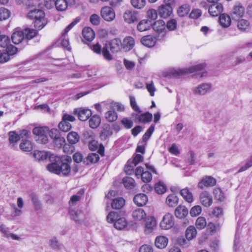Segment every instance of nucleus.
Returning <instances> with one entry per match:
<instances>
[{"instance_id": "nucleus-1", "label": "nucleus", "mask_w": 252, "mask_h": 252, "mask_svg": "<svg viewBox=\"0 0 252 252\" xmlns=\"http://www.w3.org/2000/svg\"><path fill=\"white\" fill-rule=\"evenodd\" d=\"M51 163L47 167L48 170L55 173H69L70 172V164L72 158L67 155L59 156L51 155L49 156Z\"/></svg>"}, {"instance_id": "nucleus-2", "label": "nucleus", "mask_w": 252, "mask_h": 252, "mask_svg": "<svg viewBox=\"0 0 252 252\" xmlns=\"http://www.w3.org/2000/svg\"><path fill=\"white\" fill-rule=\"evenodd\" d=\"M28 18L32 20L34 26L38 30L43 28L47 23L44 11L40 9L31 10L28 14Z\"/></svg>"}, {"instance_id": "nucleus-3", "label": "nucleus", "mask_w": 252, "mask_h": 252, "mask_svg": "<svg viewBox=\"0 0 252 252\" xmlns=\"http://www.w3.org/2000/svg\"><path fill=\"white\" fill-rule=\"evenodd\" d=\"M112 52L117 53L122 49V41L119 38H114L111 40L108 44H105L102 48V55L104 58L108 61L113 60V57L110 53L108 49Z\"/></svg>"}, {"instance_id": "nucleus-4", "label": "nucleus", "mask_w": 252, "mask_h": 252, "mask_svg": "<svg viewBox=\"0 0 252 252\" xmlns=\"http://www.w3.org/2000/svg\"><path fill=\"white\" fill-rule=\"evenodd\" d=\"M49 129L47 127H35L32 130V133L35 135V139L38 143L46 144L47 143Z\"/></svg>"}, {"instance_id": "nucleus-5", "label": "nucleus", "mask_w": 252, "mask_h": 252, "mask_svg": "<svg viewBox=\"0 0 252 252\" xmlns=\"http://www.w3.org/2000/svg\"><path fill=\"white\" fill-rule=\"evenodd\" d=\"M153 30L158 33V40H161L165 35L166 32L165 22L161 20L156 21L153 25Z\"/></svg>"}, {"instance_id": "nucleus-6", "label": "nucleus", "mask_w": 252, "mask_h": 252, "mask_svg": "<svg viewBox=\"0 0 252 252\" xmlns=\"http://www.w3.org/2000/svg\"><path fill=\"white\" fill-rule=\"evenodd\" d=\"M206 66L205 63H200L191 66L186 69L176 70L172 72V74L175 76H180L186 73H191L194 72H199L203 70Z\"/></svg>"}, {"instance_id": "nucleus-7", "label": "nucleus", "mask_w": 252, "mask_h": 252, "mask_svg": "<svg viewBox=\"0 0 252 252\" xmlns=\"http://www.w3.org/2000/svg\"><path fill=\"white\" fill-rule=\"evenodd\" d=\"M75 120L74 116L64 114L63 117L62 121L59 124V127L61 130L63 132H67L71 128V125L70 122H73Z\"/></svg>"}, {"instance_id": "nucleus-8", "label": "nucleus", "mask_w": 252, "mask_h": 252, "mask_svg": "<svg viewBox=\"0 0 252 252\" xmlns=\"http://www.w3.org/2000/svg\"><path fill=\"white\" fill-rule=\"evenodd\" d=\"M131 117L136 123H148L152 121L153 115L147 112L143 114L133 113Z\"/></svg>"}, {"instance_id": "nucleus-9", "label": "nucleus", "mask_w": 252, "mask_h": 252, "mask_svg": "<svg viewBox=\"0 0 252 252\" xmlns=\"http://www.w3.org/2000/svg\"><path fill=\"white\" fill-rule=\"evenodd\" d=\"M100 14L102 18L108 22L113 21L116 17L114 10L109 6H104L100 10Z\"/></svg>"}, {"instance_id": "nucleus-10", "label": "nucleus", "mask_w": 252, "mask_h": 252, "mask_svg": "<svg viewBox=\"0 0 252 252\" xmlns=\"http://www.w3.org/2000/svg\"><path fill=\"white\" fill-rule=\"evenodd\" d=\"M212 88V85L210 83H202L195 87L193 90V93L195 95H204L210 93Z\"/></svg>"}, {"instance_id": "nucleus-11", "label": "nucleus", "mask_w": 252, "mask_h": 252, "mask_svg": "<svg viewBox=\"0 0 252 252\" xmlns=\"http://www.w3.org/2000/svg\"><path fill=\"white\" fill-rule=\"evenodd\" d=\"M174 217L171 214L167 213L163 217L160 226L163 229H169L174 225Z\"/></svg>"}, {"instance_id": "nucleus-12", "label": "nucleus", "mask_w": 252, "mask_h": 252, "mask_svg": "<svg viewBox=\"0 0 252 252\" xmlns=\"http://www.w3.org/2000/svg\"><path fill=\"white\" fill-rule=\"evenodd\" d=\"M113 134V131L111 126L108 124H105L102 127L99 133V138L101 140H108Z\"/></svg>"}, {"instance_id": "nucleus-13", "label": "nucleus", "mask_w": 252, "mask_h": 252, "mask_svg": "<svg viewBox=\"0 0 252 252\" xmlns=\"http://www.w3.org/2000/svg\"><path fill=\"white\" fill-rule=\"evenodd\" d=\"M216 184V180L212 176H206L203 178L198 184V187L200 189L204 187H213Z\"/></svg>"}, {"instance_id": "nucleus-14", "label": "nucleus", "mask_w": 252, "mask_h": 252, "mask_svg": "<svg viewBox=\"0 0 252 252\" xmlns=\"http://www.w3.org/2000/svg\"><path fill=\"white\" fill-rule=\"evenodd\" d=\"M157 225L156 220L154 217H148L146 220L144 232L149 234L153 232Z\"/></svg>"}, {"instance_id": "nucleus-15", "label": "nucleus", "mask_w": 252, "mask_h": 252, "mask_svg": "<svg viewBox=\"0 0 252 252\" xmlns=\"http://www.w3.org/2000/svg\"><path fill=\"white\" fill-rule=\"evenodd\" d=\"M245 13V8L240 3L236 4L232 9V16L233 19H239L242 17Z\"/></svg>"}, {"instance_id": "nucleus-16", "label": "nucleus", "mask_w": 252, "mask_h": 252, "mask_svg": "<svg viewBox=\"0 0 252 252\" xmlns=\"http://www.w3.org/2000/svg\"><path fill=\"white\" fill-rule=\"evenodd\" d=\"M201 203L205 207H209L212 204V198L207 191H202L200 194Z\"/></svg>"}, {"instance_id": "nucleus-17", "label": "nucleus", "mask_w": 252, "mask_h": 252, "mask_svg": "<svg viewBox=\"0 0 252 252\" xmlns=\"http://www.w3.org/2000/svg\"><path fill=\"white\" fill-rule=\"evenodd\" d=\"M74 112L78 117L79 119L82 121H86L92 115V112L89 109L78 108L74 110Z\"/></svg>"}, {"instance_id": "nucleus-18", "label": "nucleus", "mask_w": 252, "mask_h": 252, "mask_svg": "<svg viewBox=\"0 0 252 252\" xmlns=\"http://www.w3.org/2000/svg\"><path fill=\"white\" fill-rule=\"evenodd\" d=\"M223 11V6L220 3L211 4L208 7V12L212 16H218Z\"/></svg>"}, {"instance_id": "nucleus-19", "label": "nucleus", "mask_w": 252, "mask_h": 252, "mask_svg": "<svg viewBox=\"0 0 252 252\" xmlns=\"http://www.w3.org/2000/svg\"><path fill=\"white\" fill-rule=\"evenodd\" d=\"M8 145L11 148L16 147L18 142L19 141L20 135L15 131H11L8 132Z\"/></svg>"}, {"instance_id": "nucleus-20", "label": "nucleus", "mask_w": 252, "mask_h": 252, "mask_svg": "<svg viewBox=\"0 0 252 252\" xmlns=\"http://www.w3.org/2000/svg\"><path fill=\"white\" fill-rule=\"evenodd\" d=\"M69 214L71 216V219L75 221L81 223L85 219V215L80 210H70Z\"/></svg>"}, {"instance_id": "nucleus-21", "label": "nucleus", "mask_w": 252, "mask_h": 252, "mask_svg": "<svg viewBox=\"0 0 252 252\" xmlns=\"http://www.w3.org/2000/svg\"><path fill=\"white\" fill-rule=\"evenodd\" d=\"M135 45V41L131 36L126 37L122 42V49L125 51H128L133 48Z\"/></svg>"}, {"instance_id": "nucleus-22", "label": "nucleus", "mask_w": 252, "mask_h": 252, "mask_svg": "<svg viewBox=\"0 0 252 252\" xmlns=\"http://www.w3.org/2000/svg\"><path fill=\"white\" fill-rule=\"evenodd\" d=\"M126 22L131 24L137 20V13L135 11L130 10L126 11L123 16Z\"/></svg>"}, {"instance_id": "nucleus-23", "label": "nucleus", "mask_w": 252, "mask_h": 252, "mask_svg": "<svg viewBox=\"0 0 252 252\" xmlns=\"http://www.w3.org/2000/svg\"><path fill=\"white\" fill-rule=\"evenodd\" d=\"M172 12V8L171 5L166 4L161 5L158 8V14L162 18H167L169 16Z\"/></svg>"}, {"instance_id": "nucleus-24", "label": "nucleus", "mask_w": 252, "mask_h": 252, "mask_svg": "<svg viewBox=\"0 0 252 252\" xmlns=\"http://www.w3.org/2000/svg\"><path fill=\"white\" fill-rule=\"evenodd\" d=\"M134 203L138 206H143L148 202V197L143 193L136 194L133 198Z\"/></svg>"}, {"instance_id": "nucleus-25", "label": "nucleus", "mask_w": 252, "mask_h": 252, "mask_svg": "<svg viewBox=\"0 0 252 252\" xmlns=\"http://www.w3.org/2000/svg\"><path fill=\"white\" fill-rule=\"evenodd\" d=\"M132 217L135 220L140 221L146 218V214L143 209L137 208L133 211Z\"/></svg>"}, {"instance_id": "nucleus-26", "label": "nucleus", "mask_w": 252, "mask_h": 252, "mask_svg": "<svg viewBox=\"0 0 252 252\" xmlns=\"http://www.w3.org/2000/svg\"><path fill=\"white\" fill-rule=\"evenodd\" d=\"M168 242L167 238L164 236H158L156 237L155 244L158 248L164 249L167 246Z\"/></svg>"}, {"instance_id": "nucleus-27", "label": "nucleus", "mask_w": 252, "mask_h": 252, "mask_svg": "<svg viewBox=\"0 0 252 252\" xmlns=\"http://www.w3.org/2000/svg\"><path fill=\"white\" fill-rule=\"evenodd\" d=\"M82 34L85 39L91 41L95 37V33L93 29L90 27H85L82 31Z\"/></svg>"}, {"instance_id": "nucleus-28", "label": "nucleus", "mask_w": 252, "mask_h": 252, "mask_svg": "<svg viewBox=\"0 0 252 252\" xmlns=\"http://www.w3.org/2000/svg\"><path fill=\"white\" fill-rule=\"evenodd\" d=\"M141 42L145 46L152 47L156 43V38L150 35L145 36L142 37Z\"/></svg>"}, {"instance_id": "nucleus-29", "label": "nucleus", "mask_w": 252, "mask_h": 252, "mask_svg": "<svg viewBox=\"0 0 252 252\" xmlns=\"http://www.w3.org/2000/svg\"><path fill=\"white\" fill-rule=\"evenodd\" d=\"M237 27L241 32H246L250 28V23L246 19H240L238 21Z\"/></svg>"}, {"instance_id": "nucleus-30", "label": "nucleus", "mask_w": 252, "mask_h": 252, "mask_svg": "<svg viewBox=\"0 0 252 252\" xmlns=\"http://www.w3.org/2000/svg\"><path fill=\"white\" fill-rule=\"evenodd\" d=\"M125 204V200L123 197H117L112 199L111 207L113 209L118 210L123 208Z\"/></svg>"}, {"instance_id": "nucleus-31", "label": "nucleus", "mask_w": 252, "mask_h": 252, "mask_svg": "<svg viewBox=\"0 0 252 252\" xmlns=\"http://www.w3.org/2000/svg\"><path fill=\"white\" fill-rule=\"evenodd\" d=\"M188 214V209L184 206L180 205L175 210V215L176 217L182 219L185 217Z\"/></svg>"}, {"instance_id": "nucleus-32", "label": "nucleus", "mask_w": 252, "mask_h": 252, "mask_svg": "<svg viewBox=\"0 0 252 252\" xmlns=\"http://www.w3.org/2000/svg\"><path fill=\"white\" fill-rule=\"evenodd\" d=\"M24 37L23 31H17L13 32L11 36V39L13 43L18 44L22 42Z\"/></svg>"}, {"instance_id": "nucleus-33", "label": "nucleus", "mask_w": 252, "mask_h": 252, "mask_svg": "<svg viewBox=\"0 0 252 252\" xmlns=\"http://www.w3.org/2000/svg\"><path fill=\"white\" fill-rule=\"evenodd\" d=\"M147 170L144 171V168L142 166H138L135 171V173H156V170L154 166L149 163L145 164Z\"/></svg>"}, {"instance_id": "nucleus-34", "label": "nucleus", "mask_w": 252, "mask_h": 252, "mask_svg": "<svg viewBox=\"0 0 252 252\" xmlns=\"http://www.w3.org/2000/svg\"><path fill=\"white\" fill-rule=\"evenodd\" d=\"M219 21L220 25L224 28L230 26L231 22L230 16L225 13L220 15Z\"/></svg>"}, {"instance_id": "nucleus-35", "label": "nucleus", "mask_w": 252, "mask_h": 252, "mask_svg": "<svg viewBox=\"0 0 252 252\" xmlns=\"http://www.w3.org/2000/svg\"><path fill=\"white\" fill-rule=\"evenodd\" d=\"M178 202V198L175 194H170L166 197V204L170 207L176 206Z\"/></svg>"}, {"instance_id": "nucleus-36", "label": "nucleus", "mask_w": 252, "mask_h": 252, "mask_svg": "<svg viewBox=\"0 0 252 252\" xmlns=\"http://www.w3.org/2000/svg\"><path fill=\"white\" fill-rule=\"evenodd\" d=\"M101 123V119L99 116H93L89 121V124L92 128H96L99 126Z\"/></svg>"}, {"instance_id": "nucleus-37", "label": "nucleus", "mask_w": 252, "mask_h": 252, "mask_svg": "<svg viewBox=\"0 0 252 252\" xmlns=\"http://www.w3.org/2000/svg\"><path fill=\"white\" fill-rule=\"evenodd\" d=\"M152 25L149 20H143L137 25V29L140 32H144L148 30Z\"/></svg>"}, {"instance_id": "nucleus-38", "label": "nucleus", "mask_w": 252, "mask_h": 252, "mask_svg": "<svg viewBox=\"0 0 252 252\" xmlns=\"http://www.w3.org/2000/svg\"><path fill=\"white\" fill-rule=\"evenodd\" d=\"M123 183L125 187L128 189H133L135 186L134 180L129 177H125L123 180Z\"/></svg>"}, {"instance_id": "nucleus-39", "label": "nucleus", "mask_w": 252, "mask_h": 252, "mask_svg": "<svg viewBox=\"0 0 252 252\" xmlns=\"http://www.w3.org/2000/svg\"><path fill=\"white\" fill-rule=\"evenodd\" d=\"M197 234V231L193 226H189L186 229V236L188 240H190L195 238Z\"/></svg>"}, {"instance_id": "nucleus-40", "label": "nucleus", "mask_w": 252, "mask_h": 252, "mask_svg": "<svg viewBox=\"0 0 252 252\" xmlns=\"http://www.w3.org/2000/svg\"><path fill=\"white\" fill-rule=\"evenodd\" d=\"M127 224V221L125 218H120L115 221L114 226L117 229L121 230L125 228Z\"/></svg>"}, {"instance_id": "nucleus-41", "label": "nucleus", "mask_w": 252, "mask_h": 252, "mask_svg": "<svg viewBox=\"0 0 252 252\" xmlns=\"http://www.w3.org/2000/svg\"><path fill=\"white\" fill-rule=\"evenodd\" d=\"M67 139L70 144L73 145L79 141L80 137L77 132L71 131L67 134Z\"/></svg>"}, {"instance_id": "nucleus-42", "label": "nucleus", "mask_w": 252, "mask_h": 252, "mask_svg": "<svg viewBox=\"0 0 252 252\" xmlns=\"http://www.w3.org/2000/svg\"><path fill=\"white\" fill-rule=\"evenodd\" d=\"M33 156L37 160H40L46 159L49 155L46 152L37 150L34 152Z\"/></svg>"}, {"instance_id": "nucleus-43", "label": "nucleus", "mask_w": 252, "mask_h": 252, "mask_svg": "<svg viewBox=\"0 0 252 252\" xmlns=\"http://www.w3.org/2000/svg\"><path fill=\"white\" fill-rule=\"evenodd\" d=\"M181 195L189 203L193 201V196L191 192L188 189H183L180 191Z\"/></svg>"}, {"instance_id": "nucleus-44", "label": "nucleus", "mask_w": 252, "mask_h": 252, "mask_svg": "<svg viewBox=\"0 0 252 252\" xmlns=\"http://www.w3.org/2000/svg\"><path fill=\"white\" fill-rule=\"evenodd\" d=\"M23 32L24 33V36L28 39H31L33 38L38 33L36 30L28 28H26Z\"/></svg>"}, {"instance_id": "nucleus-45", "label": "nucleus", "mask_w": 252, "mask_h": 252, "mask_svg": "<svg viewBox=\"0 0 252 252\" xmlns=\"http://www.w3.org/2000/svg\"><path fill=\"white\" fill-rule=\"evenodd\" d=\"M55 6L58 11H64L67 7V2L66 0H57Z\"/></svg>"}, {"instance_id": "nucleus-46", "label": "nucleus", "mask_w": 252, "mask_h": 252, "mask_svg": "<svg viewBox=\"0 0 252 252\" xmlns=\"http://www.w3.org/2000/svg\"><path fill=\"white\" fill-rule=\"evenodd\" d=\"M83 137L84 141L88 143L95 139V135L92 130H86L83 132Z\"/></svg>"}, {"instance_id": "nucleus-47", "label": "nucleus", "mask_w": 252, "mask_h": 252, "mask_svg": "<svg viewBox=\"0 0 252 252\" xmlns=\"http://www.w3.org/2000/svg\"><path fill=\"white\" fill-rule=\"evenodd\" d=\"M105 119L109 122H113L117 120L118 116L115 111H108L105 114Z\"/></svg>"}, {"instance_id": "nucleus-48", "label": "nucleus", "mask_w": 252, "mask_h": 252, "mask_svg": "<svg viewBox=\"0 0 252 252\" xmlns=\"http://www.w3.org/2000/svg\"><path fill=\"white\" fill-rule=\"evenodd\" d=\"M20 148L25 152H29L32 149V144L31 141L26 140L20 144Z\"/></svg>"}, {"instance_id": "nucleus-49", "label": "nucleus", "mask_w": 252, "mask_h": 252, "mask_svg": "<svg viewBox=\"0 0 252 252\" xmlns=\"http://www.w3.org/2000/svg\"><path fill=\"white\" fill-rule=\"evenodd\" d=\"M155 189L158 194H161L166 191V186L163 183L159 182L155 185Z\"/></svg>"}, {"instance_id": "nucleus-50", "label": "nucleus", "mask_w": 252, "mask_h": 252, "mask_svg": "<svg viewBox=\"0 0 252 252\" xmlns=\"http://www.w3.org/2000/svg\"><path fill=\"white\" fill-rule=\"evenodd\" d=\"M190 10L189 6L188 4L182 5L178 10V14L181 17L187 15Z\"/></svg>"}, {"instance_id": "nucleus-51", "label": "nucleus", "mask_w": 252, "mask_h": 252, "mask_svg": "<svg viewBox=\"0 0 252 252\" xmlns=\"http://www.w3.org/2000/svg\"><path fill=\"white\" fill-rule=\"evenodd\" d=\"M195 225L196 227L199 229L205 228L207 225L205 218L203 217H198L196 220Z\"/></svg>"}, {"instance_id": "nucleus-52", "label": "nucleus", "mask_w": 252, "mask_h": 252, "mask_svg": "<svg viewBox=\"0 0 252 252\" xmlns=\"http://www.w3.org/2000/svg\"><path fill=\"white\" fill-rule=\"evenodd\" d=\"M129 99L130 106L132 109L135 111V113H141V111L137 104L134 96L130 95Z\"/></svg>"}, {"instance_id": "nucleus-53", "label": "nucleus", "mask_w": 252, "mask_h": 252, "mask_svg": "<svg viewBox=\"0 0 252 252\" xmlns=\"http://www.w3.org/2000/svg\"><path fill=\"white\" fill-rule=\"evenodd\" d=\"M102 104H109L113 107L115 108L118 111H123L125 109L124 106L119 103H116L114 102H102Z\"/></svg>"}, {"instance_id": "nucleus-54", "label": "nucleus", "mask_w": 252, "mask_h": 252, "mask_svg": "<svg viewBox=\"0 0 252 252\" xmlns=\"http://www.w3.org/2000/svg\"><path fill=\"white\" fill-rule=\"evenodd\" d=\"M119 218L118 213L115 211L110 212L107 216V220L109 222L115 223V221Z\"/></svg>"}, {"instance_id": "nucleus-55", "label": "nucleus", "mask_w": 252, "mask_h": 252, "mask_svg": "<svg viewBox=\"0 0 252 252\" xmlns=\"http://www.w3.org/2000/svg\"><path fill=\"white\" fill-rule=\"evenodd\" d=\"M132 5L136 8L141 9L143 8L146 4L145 0H131Z\"/></svg>"}, {"instance_id": "nucleus-56", "label": "nucleus", "mask_w": 252, "mask_h": 252, "mask_svg": "<svg viewBox=\"0 0 252 252\" xmlns=\"http://www.w3.org/2000/svg\"><path fill=\"white\" fill-rule=\"evenodd\" d=\"M214 193L215 198L220 201H222L224 199V195L222 190L219 188H216L214 190Z\"/></svg>"}, {"instance_id": "nucleus-57", "label": "nucleus", "mask_w": 252, "mask_h": 252, "mask_svg": "<svg viewBox=\"0 0 252 252\" xmlns=\"http://www.w3.org/2000/svg\"><path fill=\"white\" fill-rule=\"evenodd\" d=\"M10 43L9 38L5 35H0V46L5 48Z\"/></svg>"}, {"instance_id": "nucleus-58", "label": "nucleus", "mask_w": 252, "mask_h": 252, "mask_svg": "<svg viewBox=\"0 0 252 252\" xmlns=\"http://www.w3.org/2000/svg\"><path fill=\"white\" fill-rule=\"evenodd\" d=\"M10 11L5 8H0V21L4 20L7 19L10 16Z\"/></svg>"}, {"instance_id": "nucleus-59", "label": "nucleus", "mask_w": 252, "mask_h": 252, "mask_svg": "<svg viewBox=\"0 0 252 252\" xmlns=\"http://www.w3.org/2000/svg\"><path fill=\"white\" fill-rule=\"evenodd\" d=\"M155 127L153 125H152L146 131L145 134L143 135L142 139L144 142L147 141L151 136L152 134L154 131Z\"/></svg>"}, {"instance_id": "nucleus-60", "label": "nucleus", "mask_w": 252, "mask_h": 252, "mask_svg": "<svg viewBox=\"0 0 252 252\" xmlns=\"http://www.w3.org/2000/svg\"><path fill=\"white\" fill-rule=\"evenodd\" d=\"M49 246L53 249H59L61 245L59 243L56 238H52L49 241Z\"/></svg>"}, {"instance_id": "nucleus-61", "label": "nucleus", "mask_w": 252, "mask_h": 252, "mask_svg": "<svg viewBox=\"0 0 252 252\" xmlns=\"http://www.w3.org/2000/svg\"><path fill=\"white\" fill-rule=\"evenodd\" d=\"M201 207L199 205H196L191 209L190 214L192 217H196L199 215L201 213Z\"/></svg>"}, {"instance_id": "nucleus-62", "label": "nucleus", "mask_w": 252, "mask_h": 252, "mask_svg": "<svg viewBox=\"0 0 252 252\" xmlns=\"http://www.w3.org/2000/svg\"><path fill=\"white\" fill-rule=\"evenodd\" d=\"M30 197L32 200V203L34 205L35 209H40L41 208V205L39 201L38 200V198L36 195L33 193H32L31 194Z\"/></svg>"}, {"instance_id": "nucleus-63", "label": "nucleus", "mask_w": 252, "mask_h": 252, "mask_svg": "<svg viewBox=\"0 0 252 252\" xmlns=\"http://www.w3.org/2000/svg\"><path fill=\"white\" fill-rule=\"evenodd\" d=\"M5 48L6 51L5 53L8 54L9 57L15 54L17 52V48L11 44H9Z\"/></svg>"}, {"instance_id": "nucleus-64", "label": "nucleus", "mask_w": 252, "mask_h": 252, "mask_svg": "<svg viewBox=\"0 0 252 252\" xmlns=\"http://www.w3.org/2000/svg\"><path fill=\"white\" fill-rule=\"evenodd\" d=\"M211 215L217 218H220L223 215V210L221 208L215 207L212 210Z\"/></svg>"}]
</instances>
